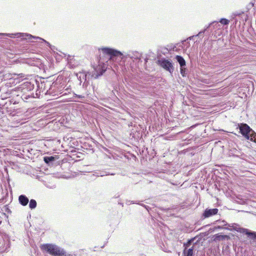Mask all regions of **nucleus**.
Listing matches in <instances>:
<instances>
[{
    "instance_id": "aec40b11",
    "label": "nucleus",
    "mask_w": 256,
    "mask_h": 256,
    "mask_svg": "<svg viewBox=\"0 0 256 256\" xmlns=\"http://www.w3.org/2000/svg\"><path fill=\"white\" fill-rule=\"evenodd\" d=\"M110 174L107 173L106 172H100V176H108V175H109Z\"/></svg>"
},
{
    "instance_id": "f3484780",
    "label": "nucleus",
    "mask_w": 256,
    "mask_h": 256,
    "mask_svg": "<svg viewBox=\"0 0 256 256\" xmlns=\"http://www.w3.org/2000/svg\"><path fill=\"white\" fill-rule=\"evenodd\" d=\"M230 21L226 18H221L220 20V22L224 25H228L229 24Z\"/></svg>"
},
{
    "instance_id": "9d476101",
    "label": "nucleus",
    "mask_w": 256,
    "mask_h": 256,
    "mask_svg": "<svg viewBox=\"0 0 256 256\" xmlns=\"http://www.w3.org/2000/svg\"><path fill=\"white\" fill-rule=\"evenodd\" d=\"M218 24V22H212L210 23L208 26H207L203 30L200 31L197 35L196 36H192L190 37V39L192 40L194 36H200L202 35L205 31L210 26H216Z\"/></svg>"
},
{
    "instance_id": "1a4fd4ad",
    "label": "nucleus",
    "mask_w": 256,
    "mask_h": 256,
    "mask_svg": "<svg viewBox=\"0 0 256 256\" xmlns=\"http://www.w3.org/2000/svg\"><path fill=\"white\" fill-rule=\"evenodd\" d=\"M18 202L22 206H26L28 204L29 200L25 195L22 194L18 196Z\"/></svg>"
},
{
    "instance_id": "6ab92c4d",
    "label": "nucleus",
    "mask_w": 256,
    "mask_h": 256,
    "mask_svg": "<svg viewBox=\"0 0 256 256\" xmlns=\"http://www.w3.org/2000/svg\"><path fill=\"white\" fill-rule=\"evenodd\" d=\"M70 256H86V254L84 253L78 252L74 254H72Z\"/></svg>"
},
{
    "instance_id": "9b49d317",
    "label": "nucleus",
    "mask_w": 256,
    "mask_h": 256,
    "mask_svg": "<svg viewBox=\"0 0 256 256\" xmlns=\"http://www.w3.org/2000/svg\"><path fill=\"white\" fill-rule=\"evenodd\" d=\"M176 59L180 65V68L186 66V61L184 59L180 56H176Z\"/></svg>"
},
{
    "instance_id": "a211bd4d",
    "label": "nucleus",
    "mask_w": 256,
    "mask_h": 256,
    "mask_svg": "<svg viewBox=\"0 0 256 256\" xmlns=\"http://www.w3.org/2000/svg\"><path fill=\"white\" fill-rule=\"evenodd\" d=\"M186 69L185 68V66H183V68H180V74L183 76H186Z\"/></svg>"
},
{
    "instance_id": "393cba45",
    "label": "nucleus",
    "mask_w": 256,
    "mask_h": 256,
    "mask_svg": "<svg viewBox=\"0 0 256 256\" xmlns=\"http://www.w3.org/2000/svg\"><path fill=\"white\" fill-rule=\"evenodd\" d=\"M128 56L131 58H134V56H132L130 54H128Z\"/></svg>"
},
{
    "instance_id": "39448f33",
    "label": "nucleus",
    "mask_w": 256,
    "mask_h": 256,
    "mask_svg": "<svg viewBox=\"0 0 256 256\" xmlns=\"http://www.w3.org/2000/svg\"><path fill=\"white\" fill-rule=\"evenodd\" d=\"M65 87L66 86L64 82L58 84L57 82H56L52 83L50 90L54 91V92L57 94L59 93L60 94L65 95L67 94L65 91L68 92V88L64 89Z\"/></svg>"
},
{
    "instance_id": "412c9836",
    "label": "nucleus",
    "mask_w": 256,
    "mask_h": 256,
    "mask_svg": "<svg viewBox=\"0 0 256 256\" xmlns=\"http://www.w3.org/2000/svg\"><path fill=\"white\" fill-rule=\"evenodd\" d=\"M76 95V98H85V96H82V95H78V94H75Z\"/></svg>"
},
{
    "instance_id": "b1692460",
    "label": "nucleus",
    "mask_w": 256,
    "mask_h": 256,
    "mask_svg": "<svg viewBox=\"0 0 256 256\" xmlns=\"http://www.w3.org/2000/svg\"><path fill=\"white\" fill-rule=\"evenodd\" d=\"M222 223V226H226L228 225L226 222L224 220H222L220 222Z\"/></svg>"
},
{
    "instance_id": "4468645a",
    "label": "nucleus",
    "mask_w": 256,
    "mask_h": 256,
    "mask_svg": "<svg viewBox=\"0 0 256 256\" xmlns=\"http://www.w3.org/2000/svg\"><path fill=\"white\" fill-rule=\"evenodd\" d=\"M245 234L248 236H252L253 238H256V232H250L248 229H244V231Z\"/></svg>"
},
{
    "instance_id": "dca6fc26",
    "label": "nucleus",
    "mask_w": 256,
    "mask_h": 256,
    "mask_svg": "<svg viewBox=\"0 0 256 256\" xmlns=\"http://www.w3.org/2000/svg\"><path fill=\"white\" fill-rule=\"evenodd\" d=\"M193 242V239L190 240L188 241L186 243H184V250H187L188 248H190V246L192 245V244Z\"/></svg>"
},
{
    "instance_id": "5701e85b",
    "label": "nucleus",
    "mask_w": 256,
    "mask_h": 256,
    "mask_svg": "<svg viewBox=\"0 0 256 256\" xmlns=\"http://www.w3.org/2000/svg\"><path fill=\"white\" fill-rule=\"evenodd\" d=\"M254 6V3H253V2H250V3L248 4V6L249 8H251L253 7V6Z\"/></svg>"
},
{
    "instance_id": "4be33fe9",
    "label": "nucleus",
    "mask_w": 256,
    "mask_h": 256,
    "mask_svg": "<svg viewBox=\"0 0 256 256\" xmlns=\"http://www.w3.org/2000/svg\"><path fill=\"white\" fill-rule=\"evenodd\" d=\"M134 58H138L139 57V54L138 52H136L135 54H134Z\"/></svg>"
},
{
    "instance_id": "0eeeda50",
    "label": "nucleus",
    "mask_w": 256,
    "mask_h": 256,
    "mask_svg": "<svg viewBox=\"0 0 256 256\" xmlns=\"http://www.w3.org/2000/svg\"><path fill=\"white\" fill-rule=\"evenodd\" d=\"M158 62L161 67L170 74H172L174 71V66L170 60L164 58L159 60Z\"/></svg>"
},
{
    "instance_id": "f257e3e1",
    "label": "nucleus",
    "mask_w": 256,
    "mask_h": 256,
    "mask_svg": "<svg viewBox=\"0 0 256 256\" xmlns=\"http://www.w3.org/2000/svg\"><path fill=\"white\" fill-rule=\"evenodd\" d=\"M101 50L104 54H108L110 56V63L112 62H114L116 63L114 65L116 66L117 64L121 62L123 58L122 54L116 50L109 48H101Z\"/></svg>"
},
{
    "instance_id": "20e7f679",
    "label": "nucleus",
    "mask_w": 256,
    "mask_h": 256,
    "mask_svg": "<svg viewBox=\"0 0 256 256\" xmlns=\"http://www.w3.org/2000/svg\"><path fill=\"white\" fill-rule=\"evenodd\" d=\"M0 36H8L11 38H21L22 39L24 40H31L32 38L34 39H39L40 40H42L44 42H46L48 46H50V44L40 37H36L32 36L30 34H26V33H15V34H6V33H0Z\"/></svg>"
},
{
    "instance_id": "423d86ee",
    "label": "nucleus",
    "mask_w": 256,
    "mask_h": 256,
    "mask_svg": "<svg viewBox=\"0 0 256 256\" xmlns=\"http://www.w3.org/2000/svg\"><path fill=\"white\" fill-rule=\"evenodd\" d=\"M22 92L24 93V94L22 96L23 98L28 99L30 96V94H26L25 93L28 92H31L34 88V84H32L31 82H26L22 85L21 86Z\"/></svg>"
},
{
    "instance_id": "2eb2a0df",
    "label": "nucleus",
    "mask_w": 256,
    "mask_h": 256,
    "mask_svg": "<svg viewBox=\"0 0 256 256\" xmlns=\"http://www.w3.org/2000/svg\"><path fill=\"white\" fill-rule=\"evenodd\" d=\"M37 203L36 200L32 199L30 201L29 207L30 209L32 210L36 207Z\"/></svg>"
},
{
    "instance_id": "f8f14e48",
    "label": "nucleus",
    "mask_w": 256,
    "mask_h": 256,
    "mask_svg": "<svg viewBox=\"0 0 256 256\" xmlns=\"http://www.w3.org/2000/svg\"><path fill=\"white\" fill-rule=\"evenodd\" d=\"M194 247V246H193L190 248H188V250H184L183 253L184 254V256H193Z\"/></svg>"
},
{
    "instance_id": "6e6552de",
    "label": "nucleus",
    "mask_w": 256,
    "mask_h": 256,
    "mask_svg": "<svg viewBox=\"0 0 256 256\" xmlns=\"http://www.w3.org/2000/svg\"><path fill=\"white\" fill-rule=\"evenodd\" d=\"M218 208H206L203 213V216L204 218H208L210 216H212L214 215H216L218 212Z\"/></svg>"
},
{
    "instance_id": "a878e982",
    "label": "nucleus",
    "mask_w": 256,
    "mask_h": 256,
    "mask_svg": "<svg viewBox=\"0 0 256 256\" xmlns=\"http://www.w3.org/2000/svg\"><path fill=\"white\" fill-rule=\"evenodd\" d=\"M142 206H144V208H146V206L144 204H142Z\"/></svg>"
},
{
    "instance_id": "7ed1b4c3",
    "label": "nucleus",
    "mask_w": 256,
    "mask_h": 256,
    "mask_svg": "<svg viewBox=\"0 0 256 256\" xmlns=\"http://www.w3.org/2000/svg\"><path fill=\"white\" fill-rule=\"evenodd\" d=\"M42 249L54 256H63L66 255L64 249L53 244H46L42 246Z\"/></svg>"
},
{
    "instance_id": "bb28decb",
    "label": "nucleus",
    "mask_w": 256,
    "mask_h": 256,
    "mask_svg": "<svg viewBox=\"0 0 256 256\" xmlns=\"http://www.w3.org/2000/svg\"><path fill=\"white\" fill-rule=\"evenodd\" d=\"M6 191H7L6 190ZM6 194H8V192H6Z\"/></svg>"
},
{
    "instance_id": "ddd939ff",
    "label": "nucleus",
    "mask_w": 256,
    "mask_h": 256,
    "mask_svg": "<svg viewBox=\"0 0 256 256\" xmlns=\"http://www.w3.org/2000/svg\"><path fill=\"white\" fill-rule=\"evenodd\" d=\"M56 158L53 156H44V160L46 164H50L52 162H54Z\"/></svg>"
},
{
    "instance_id": "f03ea898",
    "label": "nucleus",
    "mask_w": 256,
    "mask_h": 256,
    "mask_svg": "<svg viewBox=\"0 0 256 256\" xmlns=\"http://www.w3.org/2000/svg\"><path fill=\"white\" fill-rule=\"evenodd\" d=\"M240 134L247 140L256 142V133L246 124H238Z\"/></svg>"
}]
</instances>
